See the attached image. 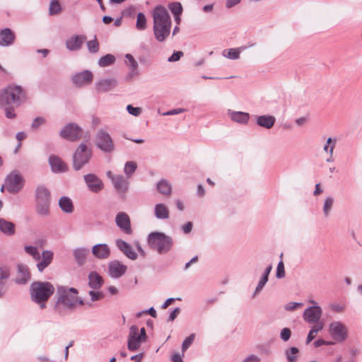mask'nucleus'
Wrapping results in <instances>:
<instances>
[{"instance_id":"f257e3e1","label":"nucleus","mask_w":362,"mask_h":362,"mask_svg":"<svg viewBox=\"0 0 362 362\" xmlns=\"http://www.w3.org/2000/svg\"><path fill=\"white\" fill-rule=\"evenodd\" d=\"M79 291L74 287L57 286V291L51 301V310L54 315H69L74 313L79 305L92 306L91 302H85L78 296Z\"/></svg>"},{"instance_id":"f03ea898","label":"nucleus","mask_w":362,"mask_h":362,"mask_svg":"<svg viewBox=\"0 0 362 362\" xmlns=\"http://www.w3.org/2000/svg\"><path fill=\"white\" fill-rule=\"evenodd\" d=\"M152 16L155 39L159 42H164L170 34L172 26L170 16L163 6L158 5L154 8Z\"/></svg>"},{"instance_id":"7ed1b4c3","label":"nucleus","mask_w":362,"mask_h":362,"mask_svg":"<svg viewBox=\"0 0 362 362\" xmlns=\"http://www.w3.org/2000/svg\"><path fill=\"white\" fill-rule=\"evenodd\" d=\"M30 299L41 310L47 308V303L54 293V286L49 281H33L30 286Z\"/></svg>"},{"instance_id":"20e7f679","label":"nucleus","mask_w":362,"mask_h":362,"mask_svg":"<svg viewBox=\"0 0 362 362\" xmlns=\"http://www.w3.org/2000/svg\"><path fill=\"white\" fill-rule=\"evenodd\" d=\"M149 247L160 255L169 252L174 246L173 238L163 232L153 231L147 237Z\"/></svg>"},{"instance_id":"39448f33","label":"nucleus","mask_w":362,"mask_h":362,"mask_svg":"<svg viewBox=\"0 0 362 362\" xmlns=\"http://www.w3.org/2000/svg\"><path fill=\"white\" fill-rule=\"evenodd\" d=\"M26 99V93L22 86L11 85L0 93V105L14 104L20 106Z\"/></svg>"},{"instance_id":"423d86ee","label":"nucleus","mask_w":362,"mask_h":362,"mask_svg":"<svg viewBox=\"0 0 362 362\" xmlns=\"http://www.w3.org/2000/svg\"><path fill=\"white\" fill-rule=\"evenodd\" d=\"M93 156L92 149L86 144L81 143L72 155V168L75 171L81 170L88 165Z\"/></svg>"},{"instance_id":"0eeeda50","label":"nucleus","mask_w":362,"mask_h":362,"mask_svg":"<svg viewBox=\"0 0 362 362\" xmlns=\"http://www.w3.org/2000/svg\"><path fill=\"white\" fill-rule=\"evenodd\" d=\"M146 338L144 327L139 328L137 325L131 326L127 337V349L131 351L139 349L141 344L146 340Z\"/></svg>"},{"instance_id":"6e6552de","label":"nucleus","mask_w":362,"mask_h":362,"mask_svg":"<svg viewBox=\"0 0 362 362\" xmlns=\"http://www.w3.org/2000/svg\"><path fill=\"white\" fill-rule=\"evenodd\" d=\"M96 147L105 153H110L114 151L115 144L110 134L105 130L100 129L95 134Z\"/></svg>"},{"instance_id":"1a4fd4ad","label":"nucleus","mask_w":362,"mask_h":362,"mask_svg":"<svg viewBox=\"0 0 362 362\" xmlns=\"http://www.w3.org/2000/svg\"><path fill=\"white\" fill-rule=\"evenodd\" d=\"M23 178L17 170H13L6 177L5 183L8 192L16 194L23 187Z\"/></svg>"},{"instance_id":"9d476101","label":"nucleus","mask_w":362,"mask_h":362,"mask_svg":"<svg viewBox=\"0 0 362 362\" xmlns=\"http://www.w3.org/2000/svg\"><path fill=\"white\" fill-rule=\"evenodd\" d=\"M83 129L76 123L70 122L66 124L60 131L59 135L62 138L76 141L82 136Z\"/></svg>"},{"instance_id":"9b49d317","label":"nucleus","mask_w":362,"mask_h":362,"mask_svg":"<svg viewBox=\"0 0 362 362\" xmlns=\"http://www.w3.org/2000/svg\"><path fill=\"white\" fill-rule=\"evenodd\" d=\"M83 180L89 191L93 193H98L104 188L103 180L95 174H86L83 175Z\"/></svg>"},{"instance_id":"f8f14e48","label":"nucleus","mask_w":362,"mask_h":362,"mask_svg":"<svg viewBox=\"0 0 362 362\" xmlns=\"http://www.w3.org/2000/svg\"><path fill=\"white\" fill-rule=\"evenodd\" d=\"M93 75L89 70H84L75 74L72 78V83L77 88H81L92 83Z\"/></svg>"},{"instance_id":"ddd939ff","label":"nucleus","mask_w":362,"mask_h":362,"mask_svg":"<svg viewBox=\"0 0 362 362\" xmlns=\"http://www.w3.org/2000/svg\"><path fill=\"white\" fill-rule=\"evenodd\" d=\"M329 333L332 338L339 342H342L347 338V329L339 322H334L330 325Z\"/></svg>"},{"instance_id":"4468645a","label":"nucleus","mask_w":362,"mask_h":362,"mask_svg":"<svg viewBox=\"0 0 362 362\" xmlns=\"http://www.w3.org/2000/svg\"><path fill=\"white\" fill-rule=\"evenodd\" d=\"M127 267L119 260H113L108 264V274L110 277L118 279L127 272Z\"/></svg>"},{"instance_id":"2eb2a0df","label":"nucleus","mask_w":362,"mask_h":362,"mask_svg":"<svg viewBox=\"0 0 362 362\" xmlns=\"http://www.w3.org/2000/svg\"><path fill=\"white\" fill-rule=\"evenodd\" d=\"M48 161L51 170L54 173H62L69 170L67 164L58 156L51 155Z\"/></svg>"},{"instance_id":"dca6fc26","label":"nucleus","mask_w":362,"mask_h":362,"mask_svg":"<svg viewBox=\"0 0 362 362\" xmlns=\"http://www.w3.org/2000/svg\"><path fill=\"white\" fill-rule=\"evenodd\" d=\"M115 245L127 258L131 260H136L137 259V253L133 249L132 246L127 242L122 239H117L115 240Z\"/></svg>"},{"instance_id":"f3484780","label":"nucleus","mask_w":362,"mask_h":362,"mask_svg":"<svg viewBox=\"0 0 362 362\" xmlns=\"http://www.w3.org/2000/svg\"><path fill=\"white\" fill-rule=\"evenodd\" d=\"M16 35L13 30L4 28L0 30V47H10L16 41Z\"/></svg>"},{"instance_id":"a211bd4d","label":"nucleus","mask_w":362,"mask_h":362,"mask_svg":"<svg viewBox=\"0 0 362 362\" xmlns=\"http://www.w3.org/2000/svg\"><path fill=\"white\" fill-rule=\"evenodd\" d=\"M115 223L126 234L130 235L132 233L130 219L126 213L119 212L116 215Z\"/></svg>"},{"instance_id":"6ab92c4d","label":"nucleus","mask_w":362,"mask_h":362,"mask_svg":"<svg viewBox=\"0 0 362 362\" xmlns=\"http://www.w3.org/2000/svg\"><path fill=\"white\" fill-rule=\"evenodd\" d=\"M91 252L97 259H105L110 257V249L106 243H99L93 246Z\"/></svg>"},{"instance_id":"aec40b11","label":"nucleus","mask_w":362,"mask_h":362,"mask_svg":"<svg viewBox=\"0 0 362 362\" xmlns=\"http://www.w3.org/2000/svg\"><path fill=\"white\" fill-rule=\"evenodd\" d=\"M35 202L51 203L50 191L44 185H38L35 189Z\"/></svg>"},{"instance_id":"412c9836","label":"nucleus","mask_w":362,"mask_h":362,"mask_svg":"<svg viewBox=\"0 0 362 362\" xmlns=\"http://www.w3.org/2000/svg\"><path fill=\"white\" fill-rule=\"evenodd\" d=\"M117 85V81L115 78H103L95 83V89L98 92H107Z\"/></svg>"},{"instance_id":"4be33fe9","label":"nucleus","mask_w":362,"mask_h":362,"mask_svg":"<svg viewBox=\"0 0 362 362\" xmlns=\"http://www.w3.org/2000/svg\"><path fill=\"white\" fill-rule=\"evenodd\" d=\"M86 39L85 35L71 36L66 41V47L69 51H77L81 48Z\"/></svg>"},{"instance_id":"5701e85b","label":"nucleus","mask_w":362,"mask_h":362,"mask_svg":"<svg viewBox=\"0 0 362 362\" xmlns=\"http://www.w3.org/2000/svg\"><path fill=\"white\" fill-rule=\"evenodd\" d=\"M228 114L232 121L240 124H247L250 119V114L247 112L228 110Z\"/></svg>"},{"instance_id":"b1692460","label":"nucleus","mask_w":362,"mask_h":362,"mask_svg":"<svg viewBox=\"0 0 362 362\" xmlns=\"http://www.w3.org/2000/svg\"><path fill=\"white\" fill-rule=\"evenodd\" d=\"M307 320L308 323H314L315 324L310 331L309 332L307 339H306V344H308L310 342H311L314 338L315 337L317 333L320 331L323 325L322 322H319L320 318H305Z\"/></svg>"},{"instance_id":"393cba45","label":"nucleus","mask_w":362,"mask_h":362,"mask_svg":"<svg viewBox=\"0 0 362 362\" xmlns=\"http://www.w3.org/2000/svg\"><path fill=\"white\" fill-rule=\"evenodd\" d=\"M88 286L93 290L100 289L104 283L103 279L97 272H90L88 274Z\"/></svg>"},{"instance_id":"a878e982","label":"nucleus","mask_w":362,"mask_h":362,"mask_svg":"<svg viewBox=\"0 0 362 362\" xmlns=\"http://www.w3.org/2000/svg\"><path fill=\"white\" fill-rule=\"evenodd\" d=\"M40 256L42 259L37 264V268L42 272L52 263L54 254L51 250H44Z\"/></svg>"},{"instance_id":"bb28decb","label":"nucleus","mask_w":362,"mask_h":362,"mask_svg":"<svg viewBox=\"0 0 362 362\" xmlns=\"http://www.w3.org/2000/svg\"><path fill=\"white\" fill-rule=\"evenodd\" d=\"M90 251L86 247H78L73 250V256L78 266H83L86 260Z\"/></svg>"},{"instance_id":"cd10ccee","label":"nucleus","mask_w":362,"mask_h":362,"mask_svg":"<svg viewBox=\"0 0 362 362\" xmlns=\"http://www.w3.org/2000/svg\"><path fill=\"white\" fill-rule=\"evenodd\" d=\"M256 121L258 126L269 129L274 125L276 118L272 115H264L257 117Z\"/></svg>"},{"instance_id":"c85d7f7f","label":"nucleus","mask_w":362,"mask_h":362,"mask_svg":"<svg viewBox=\"0 0 362 362\" xmlns=\"http://www.w3.org/2000/svg\"><path fill=\"white\" fill-rule=\"evenodd\" d=\"M112 181L115 189L119 192H126L128 189V182L122 175L114 176Z\"/></svg>"},{"instance_id":"c756f323","label":"nucleus","mask_w":362,"mask_h":362,"mask_svg":"<svg viewBox=\"0 0 362 362\" xmlns=\"http://www.w3.org/2000/svg\"><path fill=\"white\" fill-rule=\"evenodd\" d=\"M154 214L158 219H168L170 216V212L168 207L162 203L155 205Z\"/></svg>"},{"instance_id":"7c9ffc66","label":"nucleus","mask_w":362,"mask_h":362,"mask_svg":"<svg viewBox=\"0 0 362 362\" xmlns=\"http://www.w3.org/2000/svg\"><path fill=\"white\" fill-rule=\"evenodd\" d=\"M59 206L62 211L67 214L72 213L74 209L72 200L66 196L60 197L59 200Z\"/></svg>"},{"instance_id":"2f4dec72","label":"nucleus","mask_w":362,"mask_h":362,"mask_svg":"<svg viewBox=\"0 0 362 362\" xmlns=\"http://www.w3.org/2000/svg\"><path fill=\"white\" fill-rule=\"evenodd\" d=\"M15 224L4 218H0V231L7 235H12L15 233Z\"/></svg>"},{"instance_id":"473e14b6","label":"nucleus","mask_w":362,"mask_h":362,"mask_svg":"<svg viewBox=\"0 0 362 362\" xmlns=\"http://www.w3.org/2000/svg\"><path fill=\"white\" fill-rule=\"evenodd\" d=\"M156 189L163 195H170L172 193V186L165 179H162L157 182Z\"/></svg>"},{"instance_id":"72a5a7b5","label":"nucleus","mask_w":362,"mask_h":362,"mask_svg":"<svg viewBox=\"0 0 362 362\" xmlns=\"http://www.w3.org/2000/svg\"><path fill=\"white\" fill-rule=\"evenodd\" d=\"M322 315V310L318 305H313L307 308L303 313V317H321Z\"/></svg>"},{"instance_id":"f704fd0d","label":"nucleus","mask_w":362,"mask_h":362,"mask_svg":"<svg viewBox=\"0 0 362 362\" xmlns=\"http://www.w3.org/2000/svg\"><path fill=\"white\" fill-rule=\"evenodd\" d=\"M247 47H241L239 48L226 49L223 51V56L230 59H238L240 57V50L245 49Z\"/></svg>"},{"instance_id":"c9c22d12","label":"nucleus","mask_w":362,"mask_h":362,"mask_svg":"<svg viewBox=\"0 0 362 362\" xmlns=\"http://www.w3.org/2000/svg\"><path fill=\"white\" fill-rule=\"evenodd\" d=\"M284 354L287 362H296L299 355V349L293 346L285 349Z\"/></svg>"},{"instance_id":"e433bc0d","label":"nucleus","mask_w":362,"mask_h":362,"mask_svg":"<svg viewBox=\"0 0 362 362\" xmlns=\"http://www.w3.org/2000/svg\"><path fill=\"white\" fill-rule=\"evenodd\" d=\"M18 272L22 275V278L21 279H17L16 282L19 284L26 283L30 277L28 266L24 264H18Z\"/></svg>"},{"instance_id":"4c0bfd02","label":"nucleus","mask_w":362,"mask_h":362,"mask_svg":"<svg viewBox=\"0 0 362 362\" xmlns=\"http://www.w3.org/2000/svg\"><path fill=\"white\" fill-rule=\"evenodd\" d=\"M36 203V207L35 210L37 214L42 216H49L50 214L49 211V207L50 204L48 202H35Z\"/></svg>"},{"instance_id":"58836bf2","label":"nucleus","mask_w":362,"mask_h":362,"mask_svg":"<svg viewBox=\"0 0 362 362\" xmlns=\"http://www.w3.org/2000/svg\"><path fill=\"white\" fill-rule=\"evenodd\" d=\"M115 61L116 58L114 55L111 54H106L99 59L98 64L100 67H105L113 64Z\"/></svg>"},{"instance_id":"ea45409f","label":"nucleus","mask_w":362,"mask_h":362,"mask_svg":"<svg viewBox=\"0 0 362 362\" xmlns=\"http://www.w3.org/2000/svg\"><path fill=\"white\" fill-rule=\"evenodd\" d=\"M328 309L334 313L341 314L346 309V305L343 303H331L328 305Z\"/></svg>"},{"instance_id":"a19ab883","label":"nucleus","mask_w":362,"mask_h":362,"mask_svg":"<svg viewBox=\"0 0 362 362\" xmlns=\"http://www.w3.org/2000/svg\"><path fill=\"white\" fill-rule=\"evenodd\" d=\"M136 28L139 30H144L146 28V18L142 12H139L136 16Z\"/></svg>"},{"instance_id":"79ce46f5","label":"nucleus","mask_w":362,"mask_h":362,"mask_svg":"<svg viewBox=\"0 0 362 362\" xmlns=\"http://www.w3.org/2000/svg\"><path fill=\"white\" fill-rule=\"evenodd\" d=\"M136 168L137 164L135 161H127L126 162L124 168V174L127 177H130L136 171Z\"/></svg>"},{"instance_id":"37998d69","label":"nucleus","mask_w":362,"mask_h":362,"mask_svg":"<svg viewBox=\"0 0 362 362\" xmlns=\"http://www.w3.org/2000/svg\"><path fill=\"white\" fill-rule=\"evenodd\" d=\"M168 8L174 16H181L183 11L182 4L177 1L170 3Z\"/></svg>"},{"instance_id":"c03bdc74","label":"nucleus","mask_w":362,"mask_h":362,"mask_svg":"<svg viewBox=\"0 0 362 362\" xmlns=\"http://www.w3.org/2000/svg\"><path fill=\"white\" fill-rule=\"evenodd\" d=\"M24 250L26 253L33 257V258L38 261L40 259V254L36 247L33 245H26L24 247Z\"/></svg>"},{"instance_id":"a18cd8bd","label":"nucleus","mask_w":362,"mask_h":362,"mask_svg":"<svg viewBox=\"0 0 362 362\" xmlns=\"http://www.w3.org/2000/svg\"><path fill=\"white\" fill-rule=\"evenodd\" d=\"M62 11V6L58 0H51L49 13L50 16H54L59 13Z\"/></svg>"},{"instance_id":"49530a36","label":"nucleus","mask_w":362,"mask_h":362,"mask_svg":"<svg viewBox=\"0 0 362 362\" xmlns=\"http://www.w3.org/2000/svg\"><path fill=\"white\" fill-rule=\"evenodd\" d=\"M125 58L127 60V64L129 66V69L132 71H139L138 70V63L131 54H127L125 55Z\"/></svg>"},{"instance_id":"de8ad7c7","label":"nucleus","mask_w":362,"mask_h":362,"mask_svg":"<svg viewBox=\"0 0 362 362\" xmlns=\"http://www.w3.org/2000/svg\"><path fill=\"white\" fill-rule=\"evenodd\" d=\"M334 199L332 197H327L325 199L323 205V213L325 216H328L329 211L332 207Z\"/></svg>"},{"instance_id":"09e8293b","label":"nucleus","mask_w":362,"mask_h":362,"mask_svg":"<svg viewBox=\"0 0 362 362\" xmlns=\"http://www.w3.org/2000/svg\"><path fill=\"white\" fill-rule=\"evenodd\" d=\"M88 49L90 53H97L99 51V43L96 37L92 40L87 42Z\"/></svg>"},{"instance_id":"8fccbe9b","label":"nucleus","mask_w":362,"mask_h":362,"mask_svg":"<svg viewBox=\"0 0 362 362\" xmlns=\"http://www.w3.org/2000/svg\"><path fill=\"white\" fill-rule=\"evenodd\" d=\"M143 315H149L151 317H157L156 310L153 307L136 312L134 314V317H141Z\"/></svg>"},{"instance_id":"3c124183","label":"nucleus","mask_w":362,"mask_h":362,"mask_svg":"<svg viewBox=\"0 0 362 362\" xmlns=\"http://www.w3.org/2000/svg\"><path fill=\"white\" fill-rule=\"evenodd\" d=\"M195 339V334H191L189 337H187L182 342V351L184 353L192 344Z\"/></svg>"},{"instance_id":"603ef678","label":"nucleus","mask_w":362,"mask_h":362,"mask_svg":"<svg viewBox=\"0 0 362 362\" xmlns=\"http://www.w3.org/2000/svg\"><path fill=\"white\" fill-rule=\"evenodd\" d=\"M89 296H90V301L94 302L97 300H100L104 298V294L101 291H93L91 290L88 292Z\"/></svg>"},{"instance_id":"864d4df0","label":"nucleus","mask_w":362,"mask_h":362,"mask_svg":"<svg viewBox=\"0 0 362 362\" xmlns=\"http://www.w3.org/2000/svg\"><path fill=\"white\" fill-rule=\"evenodd\" d=\"M268 280H269L268 279L261 276V278H260V279H259V282H258V284H257V285L256 286L255 292L253 293V296H252L253 297L255 295L258 294L263 289V288L264 287L265 284L267 283Z\"/></svg>"},{"instance_id":"5fc2aeb1","label":"nucleus","mask_w":362,"mask_h":362,"mask_svg":"<svg viewBox=\"0 0 362 362\" xmlns=\"http://www.w3.org/2000/svg\"><path fill=\"white\" fill-rule=\"evenodd\" d=\"M7 275L2 271H0V298L2 297L6 293L4 280L7 279Z\"/></svg>"},{"instance_id":"6e6d98bb","label":"nucleus","mask_w":362,"mask_h":362,"mask_svg":"<svg viewBox=\"0 0 362 362\" xmlns=\"http://www.w3.org/2000/svg\"><path fill=\"white\" fill-rule=\"evenodd\" d=\"M276 276L277 279H282L285 276L284 264L282 260H281L277 265Z\"/></svg>"},{"instance_id":"4d7b16f0","label":"nucleus","mask_w":362,"mask_h":362,"mask_svg":"<svg viewBox=\"0 0 362 362\" xmlns=\"http://www.w3.org/2000/svg\"><path fill=\"white\" fill-rule=\"evenodd\" d=\"M127 111L129 115L137 117L141 113V108L138 107H134L132 105H128L126 107Z\"/></svg>"},{"instance_id":"13d9d810","label":"nucleus","mask_w":362,"mask_h":362,"mask_svg":"<svg viewBox=\"0 0 362 362\" xmlns=\"http://www.w3.org/2000/svg\"><path fill=\"white\" fill-rule=\"evenodd\" d=\"M291 331L289 328L285 327L281 329V333H280V338L284 341H287L291 338Z\"/></svg>"},{"instance_id":"bf43d9fd","label":"nucleus","mask_w":362,"mask_h":362,"mask_svg":"<svg viewBox=\"0 0 362 362\" xmlns=\"http://www.w3.org/2000/svg\"><path fill=\"white\" fill-rule=\"evenodd\" d=\"M257 351L262 355L269 356L271 354V349L268 345L260 344L257 346Z\"/></svg>"},{"instance_id":"052dcab7","label":"nucleus","mask_w":362,"mask_h":362,"mask_svg":"<svg viewBox=\"0 0 362 362\" xmlns=\"http://www.w3.org/2000/svg\"><path fill=\"white\" fill-rule=\"evenodd\" d=\"M45 122V119L42 117H35L31 124V128L34 130L37 129L40 125Z\"/></svg>"},{"instance_id":"680f3d73","label":"nucleus","mask_w":362,"mask_h":362,"mask_svg":"<svg viewBox=\"0 0 362 362\" xmlns=\"http://www.w3.org/2000/svg\"><path fill=\"white\" fill-rule=\"evenodd\" d=\"M183 56V52L182 51H175L171 56H170L168 59V62H177L180 59V58Z\"/></svg>"},{"instance_id":"e2e57ef3","label":"nucleus","mask_w":362,"mask_h":362,"mask_svg":"<svg viewBox=\"0 0 362 362\" xmlns=\"http://www.w3.org/2000/svg\"><path fill=\"white\" fill-rule=\"evenodd\" d=\"M5 115L8 119H14L16 117L14 108L12 107H6Z\"/></svg>"},{"instance_id":"0e129e2a","label":"nucleus","mask_w":362,"mask_h":362,"mask_svg":"<svg viewBox=\"0 0 362 362\" xmlns=\"http://www.w3.org/2000/svg\"><path fill=\"white\" fill-rule=\"evenodd\" d=\"M303 303H301L290 302L286 305L285 309L286 310H294L297 309L298 307H301Z\"/></svg>"},{"instance_id":"69168bd1","label":"nucleus","mask_w":362,"mask_h":362,"mask_svg":"<svg viewBox=\"0 0 362 362\" xmlns=\"http://www.w3.org/2000/svg\"><path fill=\"white\" fill-rule=\"evenodd\" d=\"M192 228L193 223L192 221H188L182 226V230L185 234H188L192 231Z\"/></svg>"},{"instance_id":"338daca9","label":"nucleus","mask_w":362,"mask_h":362,"mask_svg":"<svg viewBox=\"0 0 362 362\" xmlns=\"http://www.w3.org/2000/svg\"><path fill=\"white\" fill-rule=\"evenodd\" d=\"M135 8L134 6H129L128 8H127L124 11H123V15L124 16H129V17H133L135 14Z\"/></svg>"},{"instance_id":"774afa93","label":"nucleus","mask_w":362,"mask_h":362,"mask_svg":"<svg viewBox=\"0 0 362 362\" xmlns=\"http://www.w3.org/2000/svg\"><path fill=\"white\" fill-rule=\"evenodd\" d=\"M260 361V358L255 355H250L245 358H244L242 362H259Z\"/></svg>"}]
</instances>
